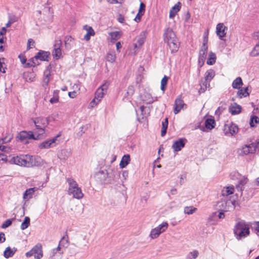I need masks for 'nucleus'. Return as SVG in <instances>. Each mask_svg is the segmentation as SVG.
Returning <instances> with one entry per match:
<instances>
[{
	"instance_id": "5",
	"label": "nucleus",
	"mask_w": 259,
	"mask_h": 259,
	"mask_svg": "<svg viewBox=\"0 0 259 259\" xmlns=\"http://www.w3.org/2000/svg\"><path fill=\"white\" fill-rule=\"evenodd\" d=\"M17 138L23 144H27L29 143L30 140H38L39 138L36 135L35 136L32 131H22L18 134Z\"/></svg>"
},
{
	"instance_id": "32",
	"label": "nucleus",
	"mask_w": 259,
	"mask_h": 259,
	"mask_svg": "<svg viewBox=\"0 0 259 259\" xmlns=\"http://www.w3.org/2000/svg\"><path fill=\"white\" fill-rule=\"evenodd\" d=\"M168 126V119L166 118L164 121L162 123V128L161 131V136L163 137L165 135Z\"/></svg>"
},
{
	"instance_id": "1",
	"label": "nucleus",
	"mask_w": 259,
	"mask_h": 259,
	"mask_svg": "<svg viewBox=\"0 0 259 259\" xmlns=\"http://www.w3.org/2000/svg\"><path fill=\"white\" fill-rule=\"evenodd\" d=\"M9 162L10 164L30 167L36 165L37 161L35 156L22 154L12 157Z\"/></svg>"
},
{
	"instance_id": "8",
	"label": "nucleus",
	"mask_w": 259,
	"mask_h": 259,
	"mask_svg": "<svg viewBox=\"0 0 259 259\" xmlns=\"http://www.w3.org/2000/svg\"><path fill=\"white\" fill-rule=\"evenodd\" d=\"M168 224L166 222H163L158 227L152 229L150 233V237L152 239L157 238L160 234L164 232L167 228Z\"/></svg>"
},
{
	"instance_id": "23",
	"label": "nucleus",
	"mask_w": 259,
	"mask_h": 259,
	"mask_svg": "<svg viewBox=\"0 0 259 259\" xmlns=\"http://www.w3.org/2000/svg\"><path fill=\"white\" fill-rule=\"evenodd\" d=\"M181 8V3L179 2L174 6H173L169 11V18H173L177 13L180 11Z\"/></svg>"
},
{
	"instance_id": "51",
	"label": "nucleus",
	"mask_w": 259,
	"mask_h": 259,
	"mask_svg": "<svg viewBox=\"0 0 259 259\" xmlns=\"http://www.w3.org/2000/svg\"><path fill=\"white\" fill-rule=\"evenodd\" d=\"M12 221L10 219L7 220L2 225V228L3 229H5L8 228L12 224Z\"/></svg>"
},
{
	"instance_id": "28",
	"label": "nucleus",
	"mask_w": 259,
	"mask_h": 259,
	"mask_svg": "<svg viewBox=\"0 0 259 259\" xmlns=\"http://www.w3.org/2000/svg\"><path fill=\"white\" fill-rule=\"evenodd\" d=\"M17 249L15 247L13 249H11L10 247H8L6 248L4 252V256L5 258H8L10 257H12L16 251Z\"/></svg>"
},
{
	"instance_id": "50",
	"label": "nucleus",
	"mask_w": 259,
	"mask_h": 259,
	"mask_svg": "<svg viewBox=\"0 0 259 259\" xmlns=\"http://www.w3.org/2000/svg\"><path fill=\"white\" fill-rule=\"evenodd\" d=\"M135 92V89L133 85H130L127 90L126 94L128 96H132Z\"/></svg>"
},
{
	"instance_id": "15",
	"label": "nucleus",
	"mask_w": 259,
	"mask_h": 259,
	"mask_svg": "<svg viewBox=\"0 0 259 259\" xmlns=\"http://www.w3.org/2000/svg\"><path fill=\"white\" fill-rule=\"evenodd\" d=\"M228 30V28L224 25L223 23H219L217 25L216 32L221 39L226 36V31Z\"/></svg>"
},
{
	"instance_id": "45",
	"label": "nucleus",
	"mask_w": 259,
	"mask_h": 259,
	"mask_svg": "<svg viewBox=\"0 0 259 259\" xmlns=\"http://www.w3.org/2000/svg\"><path fill=\"white\" fill-rule=\"evenodd\" d=\"M223 195H229L232 194L234 192V188L232 187H228L226 188V189L224 191H223Z\"/></svg>"
},
{
	"instance_id": "42",
	"label": "nucleus",
	"mask_w": 259,
	"mask_h": 259,
	"mask_svg": "<svg viewBox=\"0 0 259 259\" xmlns=\"http://www.w3.org/2000/svg\"><path fill=\"white\" fill-rule=\"evenodd\" d=\"M197 210V208L193 206H186L184 208V212L188 214H193Z\"/></svg>"
},
{
	"instance_id": "9",
	"label": "nucleus",
	"mask_w": 259,
	"mask_h": 259,
	"mask_svg": "<svg viewBox=\"0 0 259 259\" xmlns=\"http://www.w3.org/2000/svg\"><path fill=\"white\" fill-rule=\"evenodd\" d=\"M109 82L106 81L105 82L101 85L96 91L95 93V98H96L97 100L101 101V99H102L107 92V90L109 87Z\"/></svg>"
},
{
	"instance_id": "13",
	"label": "nucleus",
	"mask_w": 259,
	"mask_h": 259,
	"mask_svg": "<svg viewBox=\"0 0 259 259\" xmlns=\"http://www.w3.org/2000/svg\"><path fill=\"white\" fill-rule=\"evenodd\" d=\"M164 41L165 43L177 38V36L172 29L168 28L165 30L163 34Z\"/></svg>"
},
{
	"instance_id": "24",
	"label": "nucleus",
	"mask_w": 259,
	"mask_h": 259,
	"mask_svg": "<svg viewBox=\"0 0 259 259\" xmlns=\"http://www.w3.org/2000/svg\"><path fill=\"white\" fill-rule=\"evenodd\" d=\"M142 101L147 104H150L154 102L155 100H153V98L152 95L148 93H145L143 95L141 96Z\"/></svg>"
},
{
	"instance_id": "40",
	"label": "nucleus",
	"mask_w": 259,
	"mask_h": 259,
	"mask_svg": "<svg viewBox=\"0 0 259 259\" xmlns=\"http://www.w3.org/2000/svg\"><path fill=\"white\" fill-rule=\"evenodd\" d=\"M30 225V219L28 217H26L21 225V229L24 230L27 228Z\"/></svg>"
},
{
	"instance_id": "17",
	"label": "nucleus",
	"mask_w": 259,
	"mask_h": 259,
	"mask_svg": "<svg viewBox=\"0 0 259 259\" xmlns=\"http://www.w3.org/2000/svg\"><path fill=\"white\" fill-rule=\"evenodd\" d=\"M50 53L49 52L40 50L34 56L36 61L40 60L42 61H48V58L49 57Z\"/></svg>"
},
{
	"instance_id": "34",
	"label": "nucleus",
	"mask_w": 259,
	"mask_h": 259,
	"mask_svg": "<svg viewBox=\"0 0 259 259\" xmlns=\"http://www.w3.org/2000/svg\"><path fill=\"white\" fill-rule=\"evenodd\" d=\"M168 77L164 75L161 80L160 89L164 93L166 89V85L168 80Z\"/></svg>"
},
{
	"instance_id": "55",
	"label": "nucleus",
	"mask_w": 259,
	"mask_h": 259,
	"mask_svg": "<svg viewBox=\"0 0 259 259\" xmlns=\"http://www.w3.org/2000/svg\"><path fill=\"white\" fill-rule=\"evenodd\" d=\"M145 5L143 3L141 2L140 3L138 12H139L140 14L142 13L143 14H144L145 11Z\"/></svg>"
},
{
	"instance_id": "30",
	"label": "nucleus",
	"mask_w": 259,
	"mask_h": 259,
	"mask_svg": "<svg viewBox=\"0 0 259 259\" xmlns=\"http://www.w3.org/2000/svg\"><path fill=\"white\" fill-rule=\"evenodd\" d=\"M243 84L242 79L240 77H237L232 83V87L234 89H239L240 86Z\"/></svg>"
},
{
	"instance_id": "31",
	"label": "nucleus",
	"mask_w": 259,
	"mask_h": 259,
	"mask_svg": "<svg viewBox=\"0 0 259 259\" xmlns=\"http://www.w3.org/2000/svg\"><path fill=\"white\" fill-rule=\"evenodd\" d=\"M215 76V72L212 69H209L207 70L205 74V79L206 80H210L214 77Z\"/></svg>"
},
{
	"instance_id": "21",
	"label": "nucleus",
	"mask_w": 259,
	"mask_h": 259,
	"mask_svg": "<svg viewBox=\"0 0 259 259\" xmlns=\"http://www.w3.org/2000/svg\"><path fill=\"white\" fill-rule=\"evenodd\" d=\"M145 38L146 36L145 33L144 32H141L136 38V42L134 44L135 48H137L140 47L144 43Z\"/></svg>"
},
{
	"instance_id": "3",
	"label": "nucleus",
	"mask_w": 259,
	"mask_h": 259,
	"mask_svg": "<svg viewBox=\"0 0 259 259\" xmlns=\"http://www.w3.org/2000/svg\"><path fill=\"white\" fill-rule=\"evenodd\" d=\"M50 117L44 118L39 117L33 120L35 127L38 130L37 132H35V134L37 135L39 139L46 137L47 135L45 133V128L49 124L51 120Z\"/></svg>"
},
{
	"instance_id": "54",
	"label": "nucleus",
	"mask_w": 259,
	"mask_h": 259,
	"mask_svg": "<svg viewBox=\"0 0 259 259\" xmlns=\"http://www.w3.org/2000/svg\"><path fill=\"white\" fill-rule=\"evenodd\" d=\"M249 146V150H254V152L256 151V148L259 147V141L256 143H251V144L247 145Z\"/></svg>"
},
{
	"instance_id": "12",
	"label": "nucleus",
	"mask_w": 259,
	"mask_h": 259,
	"mask_svg": "<svg viewBox=\"0 0 259 259\" xmlns=\"http://www.w3.org/2000/svg\"><path fill=\"white\" fill-rule=\"evenodd\" d=\"M187 140L185 138H180L175 141L172 145V148L175 152H178L185 147Z\"/></svg>"
},
{
	"instance_id": "53",
	"label": "nucleus",
	"mask_w": 259,
	"mask_h": 259,
	"mask_svg": "<svg viewBox=\"0 0 259 259\" xmlns=\"http://www.w3.org/2000/svg\"><path fill=\"white\" fill-rule=\"evenodd\" d=\"M59 101V97L57 94L54 95V96L50 100V102L52 104L56 103Z\"/></svg>"
},
{
	"instance_id": "19",
	"label": "nucleus",
	"mask_w": 259,
	"mask_h": 259,
	"mask_svg": "<svg viewBox=\"0 0 259 259\" xmlns=\"http://www.w3.org/2000/svg\"><path fill=\"white\" fill-rule=\"evenodd\" d=\"M184 105L183 100L181 97H178L175 102V105L174 107V112L175 114H178L181 109L183 108Z\"/></svg>"
},
{
	"instance_id": "35",
	"label": "nucleus",
	"mask_w": 259,
	"mask_h": 259,
	"mask_svg": "<svg viewBox=\"0 0 259 259\" xmlns=\"http://www.w3.org/2000/svg\"><path fill=\"white\" fill-rule=\"evenodd\" d=\"M60 246H62L64 249L68 246V236H63L59 242Z\"/></svg>"
},
{
	"instance_id": "46",
	"label": "nucleus",
	"mask_w": 259,
	"mask_h": 259,
	"mask_svg": "<svg viewBox=\"0 0 259 259\" xmlns=\"http://www.w3.org/2000/svg\"><path fill=\"white\" fill-rule=\"evenodd\" d=\"M209 80H206L204 78V80H201V85L204 87V89H203L202 92H204L206 89L209 87Z\"/></svg>"
},
{
	"instance_id": "61",
	"label": "nucleus",
	"mask_w": 259,
	"mask_h": 259,
	"mask_svg": "<svg viewBox=\"0 0 259 259\" xmlns=\"http://www.w3.org/2000/svg\"><path fill=\"white\" fill-rule=\"evenodd\" d=\"M0 161H2L6 163L7 162H9V160L8 159L7 156L5 155L4 154L2 153L0 158Z\"/></svg>"
},
{
	"instance_id": "39",
	"label": "nucleus",
	"mask_w": 259,
	"mask_h": 259,
	"mask_svg": "<svg viewBox=\"0 0 259 259\" xmlns=\"http://www.w3.org/2000/svg\"><path fill=\"white\" fill-rule=\"evenodd\" d=\"M35 61H36V60L34 58V57L33 58H31V59H30L28 60V62H26L27 64H26L24 65V67L27 68V67L35 66L36 65H38L39 64L38 62H36Z\"/></svg>"
},
{
	"instance_id": "58",
	"label": "nucleus",
	"mask_w": 259,
	"mask_h": 259,
	"mask_svg": "<svg viewBox=\"0 0 259 259\" xmlns=\"http://www.w3.org/2000/svg\"><path fill=\"white\" fill-rule=\"evenodd\" d=\"M100 101L97 100L96 98H94V99L90 102V105L92 107H93L94 106L97 105Z\"/></svg>"
},
{
	"instance_id": "52",
	"label": "nucleus",
	"mask_w": 259,
	"mask_h": 259,
	"mask_svg": "<svg viewBox=\"0 0 259 259\" xmlns=\"http://www.w3.org/2000/svg\"><path fill=\"white\" fill-rule=\"evenodd\" d=\"M64 249H65L62 246H60V244L59 243L57 247L55 248V251H58V253L61 255L63 253Z\"/></svg>"
},
{
	"instance_id": "27",
	"label": "nucleus",
	"mask_w": 259,
	"mask_h": 259,
	"mask_svg": "<svg viewBox=\"0 0 259 259\" xmlns=\"http://www.w3.org/2000/svg\"><path fill=\"white\" fill-rule=\"evenodd\" d=\"M215 125V120L213 118H207L205 121V127L209 130L213 129Z\"/></svg>"
},
{
	"instance_id": "11",
	"label": "nucleus",
	"mask_w": 259,
	"mask_h": 259,
	"mask_svg": "<svg viewBox=\"0 0 259 259\" xmlns=\"http://www.w3.org/2000/svg\"><path fill=\"white\" fill-rule=\"evenodd\" d=\"M61 134L59 133L53 138L42 142L39 145V148L40 149H48L51 147H52L53 144L56 143L57 138H59Z\"/></svg>"
},
{
	"instance_id": "49",
	"label": "nucleus",
	"mask_w": 259,
	"mask_h": 259,
	"mask_svg": "<svg viewBox=\"0 0 259 259\" xmlns=\"http://www.w3.org/2000/svg\"><path fill=\"white\" fill-rule=\"evenodd\" d=\"M62 41L60 39H56L54 45V49H61Z\"/></svg>"
},
{
	"instance_id": "37",
	"label": "nucleus",
	"mask_w": 259,
	"mask_h": 259,
	"mask_svg": "<svg viewBox=\"0 0 259 259\" xmlns=\"http://www.w3.org/2000/svg\"><path fill=\"white\" fill-rule=\"evenodd\" d=\"M52 55L56 60H58L62 56L61 49H54L52 52Z\"/></svg>"
},
{
	"instance_id": "43",
	"label": "nucleus",
	"mask_w": 259,
	"mask_h": 259,
	"mask_svg": "<svg viewBox=\"0 0 259 259\" xmlns=\"http://www.w3.org/2000/svg\"><path fill=\"white\" fill-rule=\"evenodd\" d=\"M115 55L114 53H108L106 56V60L107 61L113 63L115 60Z\"/></svg>"
},
{
	"instance_id": "25",
	"label": "nucleus",
	"mask_w": 259,
	"mask_h": 259,
	"mask_svg": "<svg viewBox=\"0 0 259 259\" xmlns=\"http://www.w3.org/2000/svg\"><path fill=\"white\" fill-rule=\"evenodd\" d=\"M130 161L131 158L129 154L123 155L119 163L120 167L121 168L125 167L128 164Z\"/></svg>"
},
{
	"instance_id": "62",
	"label": "nucleus",
	"mask_w": 259,
	"mask_h": 259,
	"mask_svg": "<svg viewBox=\"0 0 259 259\" xmlns=\"http://www.w3.org/2000/svg\"><path fill=\"white\" fill-rule=\"evenodd\" d=\"M6 238L5 235L3 232L0 233V243H3L5 241Z\"/></svg>"
},
{
	"instance_id": "44",
	"label": "nucleus",
	"mask_w": 259,
	"mask_h": 259,
	"mask_svg": "<svg viewBox=\"0 0 259 259\" xmlns=\"http://www.w3.org/2000/svg\"><path fill=\"white\" fill-rule=\"evenodd\" d=\"M254 152V150H249V146H247V145H245L241 150V153L245 155H247L249 153H253Z\"/></svg>"
},
{
	"instance_id": "18",
	"label": "nucleus",
	"mask_w": 259,
	"mask_h": 259,
	"mask_svg": "<svg viewBox=\"0 0 259 259\" xmlns=\"http://www.w3.org/2000/svg\"><path fill=\"white\" fill-rule=\"evenodd\" d=\"M108 174L106 170H101L96 173L95 178L100 183H105L108 177Z\"/></svg>"
},
{
	"instance_id": "57",
	"label": "nucleus",
	"mask_w": 259,
	"mask_h": 259,
	"mask_svg": "<svg viewBox=\"0 0 259 259\" xmlns=\"http://www.w3.org/2000/svg\"><path fill=\"white\" fill-rule=\"evenodd\" d=\"M208 36L207 35H205L203 37V44L201 47H208Z\"/></svg>"
},
{
	"instance_id": "2",
	"label": "nucleus",
	"mask_w": 259,
	"mask_h": 259,
	"mask_svg": "<svg viewBox=\"0 0 259 259\" xmlns=\"http://www.w3.org/2000/svg\"><path fill=\"white\" fill-rule=\"evenodd\" d=\"M250 224L243 220L237 222L233 229L236 239L241 240L249 236L250 234Z\"/></svg>"
},
{
	"instance_id": "56",
	"label": "nucleus",
	"mask_w": 259,
	"mask_h": 259,
	"mask_svg": "<svg viewBox=\"0 0 259 259\" xmlns=\"http://www.w3.org/2000/svg\"><path fill=\"white\" fill-rule=\"evenodd\" d=\"M19 58L20 59V60L21 62V63L24 66L26 63L27 59L25 57V56L23 55L20 54L19 55Z\"/></svg>"
},
{
	"instance_id": "6",
	"label": "nucleus",
	"mask_w": 259,
	"mask_h": 259,
	"mask_svg": "<svg viewBox=\"0 0 259 259\" xmlns=\"http://www.w3.org/2000/svg\"><path fill=\"white\" fill-rule=\"evenodd\" d=\"M25 255L27 257L34 256L35 259H40L43 256L42 245L40 243L36 244L30 251L27 252Z\"/></svg>"
},
{
	"instance_id": "22",
	"label": "nucleus",
	"mask_w": 259,
	"mask_h": 259,
	"mask_svg": "<svg viewBox=\"0 0 259 259\" xmlns=\"http://www.w3.org/2000/svg\"><path fill=\"white\" fill-rule=\"evenodd\" d=\"M241 106L235 103L229 107V111L232 115H236L241 112Z\"/></svg>"
},
{
	"instance_id": "63",
	"label": "nucleus",
	"mask_w": 259,
	"mask_h": 259,
	"mask_svg": "<svg viewBox=\"0 0 259 259\" xmlns=\"http://www.w3.org/2000/svg\"><path fill=\"white\" fill-rule=\"evenodd\" d=\"M117 20H118V22L121 23H124V17L122 15H121V14H119L118 15Z\"/></svg>"
},
{
	"instance_id": "16",
	"label": "nucleus",
	"mask_w": 259,
	"mask_h": 259,
	"mask_svg": "<svg viewBox=\"0 0 259 259\" xmlns=\"http://www.w3.org/2000/svg\"><path fill=\"white\" fill-rule=\"evenodd\" d=\"M166 44L168 46L171 53H173L178 52L180 47V42L178 38L168 41Z\"/></svg>"
},
{
	"instance_id": "14",
	"label": "nucleus",
	"mask_w": 259,
	"mask_h": 259,
	"mask_svg": "<svg viewBox=\"0 0 259 259\" xmlns=\"http://www.w3.org/2000/svg\"><path fill=\"white\" fill-rule=\"evenodd\" d=\"M49 66L44 72V77L42 81V85L45 90L48 87L49 83L50 82V77L51 76V69Z\"/></svg>"
},
{
	"instance_id": "33",
	"label": "nucleus",
	"mask_w": 259,
	"mask_h": 259,
	"mask_svg": "<svg viewBox=\"0 0 259 259\" xmlns=\"http://www.w3.org/2000/svg\"><path fill=\"white\" fill-rule=\"evenodd\" d=\"M248 89V87H246L239 90L237 92V95L240 98H242L243 97H246L249 96V93L247 92Z\"/></svg>"
},
{
	"instance_id": "26",
	"label": "nucleus",
	"mask_w": 259,
	"mask_h": 259,
	"mask_svg": "<svg viewBox=\"0 0 259 259\" xmlns=\"http://www.w3.org/2000/svg\"><path fill=\"white\" fill-rule=\"evenodd\" d=\"M84 28H85V29L87 31V34L84 36V39L88 41L90 39L91 36H93L95 35V31L94 29L92 28L91 26H88L87 25H85L84 26Z\"/></svg>"
},
{
	"instance_id": "60",
	"label": "nucleus",
	"mask_w": 259,
	"mask_h": 259,
	"mask_svg": "<svg viewBox=\"0 0 259 259\" xmlns=\"http://www.w3.org/2000/svg\"><path fill=\"white\" fill-rule=\"evenodd\" d=\"M4 59H5L4 58H0V71L2 72L3 73L5 72V69L3 67V64L4 63Z\"/></svg>"
},
{
	"instance_id": "64",
	"label": "nucleus",
	"mask_w": 259,
	"mask_h": 259,
	"mask_svg": "<svg viewBox=\"0 0 259 259\" xmlns=\"http://www.w3.org/2000/svg\"><path fill=\"white\" fill-rule=\"evenodd\" d=\"M68 96L71 98H74L76 96V92L75 91L69 92Z\"/></svg>"
},
{
	"instance_id": "7",
	"label": "nucleus",
	"mask_w": 259,
	"mask_h": 259,
	"mask_svg": "<svg viewBox=\"0 0 259 259\" xmlns=\"http://www.w3.org/2000/svg\"><path fill=\"white\" fill-rule=\"evenodd\" d=\"M235 202L230 199L221 200L218 203L217 207L220 211H228L230 209L235 208Z\"/></svg>"
},
{
	"instance_id": "47",
	"label": "nucleus",
	"mask_w": 259,
	"mask_h": 259,
	"mask_svg": "<svg viewBox=\"0 0 259 259\" xmlns=\"http://www.w3.org/2000/svg\"><path fill=\"white\" fill-rule=\"evenodd\" d=\"M34 192V188L27 189L23 194L24 198H25L26 196H28V195L31 196Z\"/></svg>"
},
{
	"instance_id": "4",
	"label": "nucleus",
	"mask_w": 259,
	"mask_h": 259,
	"mask_svg": "<svg viewBox=\"0 0 259 259\" xmlns=\"http://www.w3.org/2000/svg\"><path fill=\"white\" fill-rule=\"evenodd\" d=\"M69 187L68 189V193L73 195L75 198L79 199L83 197L82 193L80 188L78 187L77 183L72 178H68L67 179Z\"/></svg>"
},
{
	"instance_id": "20",
	"label": "nucleus",
	"mask_w": 259,
	"mask_h": 259,
	"mask_svg": "<svg viewBox=\"0 0 259 259\" xmlns=\"http://www.w3.org/2000/svg\"><path fill=\"white\" fill-rule=\"evenodd\" d=\"M208 51V47H201V49L199 51V58L198 61L199 63H202V64H203L206 58L207 54Z\"/></svg>"
},
{
	"instance_id": "38",
	"label": "nucleus",
	"mask_w": 259,
	"mask_h": 259,
	"mask_svg": "<svg viewBox=\"0 0 259 259\" xmlns=\"http://www.w3.org/2000/svg\"><path fill=\"white\" fill-rule=\"evenodd\" d=\"M259 123V118L256 115H252L251 116L249 121V124L251 127H254L255 124Z\"/></svg>"
},
{
	"instance_id": "59",
	"label": "nucleus",
	"mask_w": 259,
	"mask_h": 259,
	"mask_svg": "<svg viewBox=\"0 0 259 259\" xmlns=\"http://www.w3.org/2000/svg\"><path fill=\"white\" fill-rule=\"evenodd\" d=\"M143 15L144 14L142 13L140 14L139 12H138L134 19L135 21H136L137 22L140 21L141 20V18Z\"/></svg>"
},
{
	"instance_id": "41",
	"label": "nucleus",
	"mask_w": 259,
	"mask_h": 259,
	"mask_svg": "<svg viewBox=\"0 0 259 259\" xmlns=\"http://www.w3.org/2000/svg\"><path fill=\"white\" fill-rule=\"evenodd\" d=\"M109 35L112 40H116L120 37L121 34L120 31H113L110 32Z\"/></svg>"
},
{
	"instance_id": "10",
	"label": "nucleus",
	"mask_w": 259,
	"mask_h": 259,
	"mask_svg": "<svg viewBox=\"0 0 259 259\" xmlns=\"http://www.w3.org/2000/svg\"><path fill=\"white\" fill-rule=\"evenodd\" d=\"M238 131V126L233 123L226 124L224 126V132L226 135L229 134L233 135L237 133Z\"/></svg>"
},
{
	"instance_id": "48",
	"label": "nucleus",
	"mask_w": 259,
	"mask_h": 259,
	"mask_svg": "<svg viewBox=\"0 0 259 259\" xmlns=\"http://www.w3.org/2000/svg\"><path fill=\"white\" fill-rule=\"evenodd\" d=\"M34 44H35V42L32 39H31V38L29 39L28 40V42H27V49L29 50L31 48H32V47H34Z\"/></svg>"
},
{
	"instance_id": "29",
	"label": "nucleus",
	"mask_w": 259,
	"mask_h": 259,
	"mask_svg": "<svg viewBox=\"0 0 259 259\" xmlns=\"http://www.w3.org/2000/svg\"><path fill=\"white\" fill-rule=\"evenodd\" d=\"M215 60H216L215 54L212 52H210L208 54V58L206 62L207 64L208 65H212L215 63Z\"/></svg>"
},
{
	"instance_id": "36",
	"label": "nucleus",
	"mask_w": 259,
	"mask_h": 259,
	"mask_svg": "<svg viewBox=\"0 0 259 259\" xmlns=\"http://www.w3.org/2000/svg\"><path fill=\"white\" fill-rule=\"evenodd\" d=\"M199 255V252L197 250H194L193 251L189 252L186 256V259H196Z\"/></svg>"
}]
</instances>
